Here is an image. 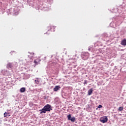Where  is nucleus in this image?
I'll return each mask as SVG.
<instances>
[{"label": "nucleus", "mask_w": 126, "mask_h": 126, "mask_svg": "<svg viewBox=\"0 0 126 126\" xmlns=\"http://www.w3.org/2000/svg\"><path fill=\"white\" fill-rule=\"evenodd\" d=\"M51 106L50 104H46L45 105L44 107L41 109L40 110V114H46V112H50L51 110H52Z\"/></svg>", "instance_id": "obj_1"}, {"label": "nucleus", "mask_w": 126, "mask_h": 126, "mask_svg": "<svg viewBox=\"0 0 126 126\" xmlns=\"http://www.w3.org/2000/svg\"><path fill=\"white\" fill-rule=\"evenodd\" d=\"M67 118L68 119V121H71L73 122H75V117H71V115L69 114L67 116Z\"/></svg>", "instance_id": "obj_2"}, {"label": "nucleus", "mask_w": 126, "mask_h": 126, "mask_svg": "<svg viewBox=\"0 0 126 126\" xmlns=\"http://www.w3.org/2000/svg\"><path fill=\"white\" fill-rule=\"evenodd\" d=\"M101 123L103 124H105V123H107L108 122V117H104L100 119Z\"/></svg>", "instance_id": "obj_3"}, {"label": "nucleus", "mask_w": 126, "mask_h": 126, "mask_svg": "<svg viewBox=\"0 0 126 126\" xmlns=\"http://www.w3.org/2000/svg\"><path fill=\"white\" fill-rule=\"evenodd\" d=\"M40 62H41L40 59H36L34 60L33 63H35V65H37V64L40 63Z\"/></svg>", "instance_id": "obj_4"}, {"label": "nucleus", "mask_w": 126, "mask_h": 126, "mask_svg": "<svg viewBox=\"0 0 126 126\" xmlns=\"http://www.w3.org/2000/svg\"><path fill=\"white\" fill-rule=\"evenodd\" d=\"M61 89V86H56L54 88V91H58V90H60Z\"/></svg>", "instance_id": "obj_5"}, {"label": "nucleus", "mask_w": 126, "mask_h": 126, "mask_svg": "<svg viewBox=\"0 0 126 126\" xmlns=\"http://www.w3.org/2000/svg\"><path fill=\"white\" fill-rule=\"evenodd\" d=\"M20 91L21 93H24V92H25V91H26V89L24 87L21 88L20 90Z\"/></svg>", "instance_id": "obj_6"}, {"label": "nucleus", "mask_w": 126, "mask_h": 126, "mask_svg": "<svg viewBox=\"0 0 126 126\" xmlns=\"http://www.w3.org/2000/svg\"><path fill=\"white\" fill-rule=\"evenodd\" d=\"M121 45L126 46V39H124L121 41Z\"/></svg>", "instance_id": "obj_7"}, {"label": "nucleus", "mask_w": 126, "mask_h": 126, "mask_svg": "<svg viewBox=\"0 0 126 126\" xmlns=\"http://www.w3.org/2000/svg\"><path fill=\"white\" fill-rule=\"evenodd\" d=\"M7 68H12L13 67V65H12V64L9 63L7 65Z\"/></svg>", "instance_id": "obj_8"}, {"label": "nucleus", "mask_w": 126, "mask_h": 126, "mask_svg": "<svg viewBox=\"0 0 126 126\" xmlns=\"http://www.w3.org/2000/svg\"><path fill=\"white\" fill-rule=\"evenodd\" d=\"M93 93V89H91L88 91V95H90Z\"/></svg>", "instance_id": "obj_9"}, {"label": "nucleus", "mask_w": 126, "mask_h": 126, "mask_svg": "<svg viewBox=\"0 0 126 126\" xmlns=\"http://www.w3.org/2000/svg\"><path fill=\"white\" fill-rule=\"evenodd\" d=\"M9 117L10 115H9V113L6 112H5V113H4V118H6V117Z\"/></svg>", "instance_id": "obj_10"}, {"label": "nucleus", "mask_w": 126, "mask_h": 126, "mask_svg": "<svg viewBox=\"0 0 126 126\" xmlns=\"http://www.w3.org/2000/svg\"><path fill=\"white\" fill-rule=\"evenodd\" d=\"M35 82L36 84H39V83H40V80H39L38 78H36V79L35 80Z\"/></svg>", "instance_id": "obj_11"}, {"label": "nucleus", "mask_w": 126, "mask_h": 126, "mask_svg": "<svg viewBox=\"0 0 126 126\" xmlns=\"http://www.w3.org/2000/svg\"><path fill=\"white\" fill-rule=\"evenodd\" d=\"M123 110H124V107H120L118 109V111H119V112H122Z\"/></svg>", "instance_id": "obj_12"}, {"label": "nucleus", "mask_w": 126, "mask_h": 126, "mask_svg": "<svg viewBox=\"0 0 126 126\" xmlns=\"http://www.w3.org/2000/svg\"><path fill=\"white\" fill-rule=\"evenodd\" d=\"M102 107H103V106H102L101 105H99L98 106V109H101V108H102Z\"/></svg>", "instance_id": "obj_13"}, {"label": "nucleus", "mask_w": 126, "mask_h": 126, "mask_svg": "<svg viewBox=\"0 0 126 126\" xmlns=\"http://www.w3.org/2000/svg\"><path fill=\"white\" fill-rule=\"evenodd\" d=\"M84 84H87V81L86 80L84 81Z\"/></svg>", "instance_id": "obj_14"}]
</instances>
